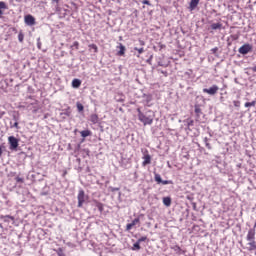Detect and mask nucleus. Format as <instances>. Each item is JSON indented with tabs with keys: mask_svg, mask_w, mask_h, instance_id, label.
Here are the masks:
<instances>
[{
	"mask_svg": "<svg viewBox=\"0 0 256 256\" xmlns=\"http://www.w3.org/2000/svg\"><path fill=\"white\" fill-rule=\"evenodd\" d=\"M143 125H153V119H155V114H153V111L147 110L144 114H140V117L138 118Z\"/></svg>",
	"mask_w": 256,
	"mask_h": 256,
	"instance_id": "nucleus-1",
	"label": "nucleus"
},
{
	"mask_svg": "<svg viewBox=\"0 0 256 256\" xmlns=\"http://www.w3.org/2000/svg\"><path fill=\"white\" fill-rule=\"evenodd\" d=\"M8 144L10 151H17L19 147V139H17L15 136H9Z\"/></svg>",
	"mask_w": 256,
	"mask_h": 256,
	"instance_id": "nucleus-2",
	"label": "nucleus"
},
{
	"mask_svg": "<svg viewBox=\"0 0 256 256\" xmlns=\"http://www.w3.org/2000/svg\"><path fill=\"white\" fill-rule=\"evenodd\" d=\"M251 51H253V46L249 43L242 45L238 49V53H240V55H247V54L251 53Z\"/></svg>",
	"mask_w": 256,
	"mask_h": 256,
	"instance_id": "nucleus-3",
	"label": "nucleus"
},
{
	"mask_svg": "<svg viewBox=\"0 0 256 256\" xmlns=\"http://www.w3.org/2000/svg\"><path fill=\"white\" fill-rule=\"evenodd\" d=\"M78 207L81 208L83 207V203H85V200L87 199V196H85V190L80 189L78 192Z\"/></svg>",
	"mask_w": 256,
	"mask_h": 256,
	"instance_id": "nucleus-4",
	"label": "nucleus"
},
{
	"mask_svg": "<svg viewBox=\"0 0 256 256\" xmlns=\"http://www.w3.org/2000/svg\"><path fill=\"white\" fill-rule=\"evenodd\" d=\"M219 91V86L213 85L210 88H204L203 93H207L208 95H217V92Z\"/></svg>",
	"mask_w": 256,
	"mask_h": 256,
	"instance_id": "nucleus-5",
	"label": "nucleus"
},
{
	"mask_svg": "<svg viewBox=\"0 0 256 256\" xmlns=\"http://www.w3.org/2000/svg\"><path fill=\"white\" fill-rule=\"evenodd\" d=\"M24 21L29 27H33V25H35V17L31 14L26 15L24 17Z\"/></svg>",
	"mask_w": 256,
	"mask_h": 256,
	"instance_id": "nucleus-6",
	"label": "nucleus"
},
{
	"mask_svg": "<svg viewBox=\"0 0 256 256\" xmlns=\"http://www.w3.org/2000/svg\"><path fill=\"white\" fill-rule=\"evenodd\" d=\"M246 239L247 241H255V228H252L248 231Z\"/></svg>",
	"mask_w": 256,
	"mask_h": 256,
	"instance_id": "nucleus-7",
	"label": "nucleus"
},
{
	"mask_svg": "<svg viewBox=\"0 0 256 256\" xmlns=\"http://www.w3.org/2000/svg\"><path fill=\"white\" fill-rule=\"evenodd\" d=\"M137 223H139V218H135L131 223L127 224L126 231H131V229H133Z\"/></svg>",
	"mask_w": 256,
	"mask_h": 256,
	"instance_id": "nucleus-8",
	"label": "nucleus"
},
{
	"mask_svg": "<svg viewBox=\"0 0 256 256\" xmlns=\"http://www.w3.org/2000/svg\"><path fill=\"white\" fill-rule=\"evenodd\" d=\"M197 5H199V0H191L189 4L190 11H195V9H197Z\"/></svg>",
	"mask_w": 256,
	"mask_h": 256,
	"instance_id": "nucleus-9",
	"label": "nucleus"
},
{
	"mask_svg": "<svg viewBox=\"0 0 256 256\" xmlns=\"http://www.w3.org/2000/svg\"><path fill=\"white\" fill-rule=\"evenodd\" d=\"M118 49L120 50L118 51L117 55L119 57H123V55H125V51H127V48H125V46L120 43Z\"/></svg>",
	"mask_w": 256,
	"mask_h": 256,
	"instance_id": "nucleus-10",
	"label": "nucleus"
},
{
	"mask_svg": "<svg viewBox=\"0 0 256 256\" xmlns=\"http://www.w3.org/2000/svg\"><path fill=\"white\" fill-rule=\"evenodd\" d=\"M72 87H73V89H79L81 87V80L77 79V78L73 79Z\"/></svg>",
	"mask_w": 256,
	"mask_h": 256,
	"instance_id": "nucleus-11",
	"label": "nucleus"
},
{
	"mask_svg": "<svg viewBox=\"0 0 256 256\" xmlns=\"http://www.w3.org/2000/svg\"><path fill=\"white\" fill-rule=\"evenodd\" d=\"M90 121L93 125H97V123H99V116L97 114H92L90 116Z\"/></svg>",
	"mask_w": 256,
	"mask_h": 256,
	"instance_id": "nucleus-12",
	"label": "nucleus"
},
{
	"mask_svg": "<svg viewBox=\"0 0 256 256\" xmlns=\"http://www.w3.org/2000/svg\"><path fill=\"white\" fill-rule=\"evenodd\" d=\"M64 112H61L60 115L65 119L66 117H71V108H67L66 110H63Z\"/></svg>",
	"mask_w": 256,
	"mask_h": 256,
	"instance_id": "nucleus-13",
	"label": "nucleus"
},
{
	"mask_svg": "<svg viewBox=\"0 0 256 256\" xmlns=\"http://www.w3.org/2000/svg\"><path fill=\"white\" fill-rule=\"evenodd\" d=\"M163 205H165V207H171V197L167 196L163 198Z\"/></svg>",
	"mask_w": 256,
	"mask_h": 256,
	"instance_id": "nucleus-14",
	"label": "nucleus"
},
{
	"mask_svg": "<svg viewBox=\"0 0 256 256\" xmlns=\"http://www.w3.org/2000/svg\"><path fill=\"white\" fill-rule=\"evenodd\" d=\"M222 27H223V24H221V23H213L210 25V28L213 31H217V29H221Z\"/></svg>",
	"mask_w": 256,
	"mask_h": 256,
	"instance_id": "nucleus-15",
	"label": "nucleus"
},
{
	"mask_svg": "<svg viewBox=\"0 0 256 256\" xmlns=\"http://www.w3.org/2000/svg\"><path fill=\"white\" fill-rule=\"evenodd\" d=\"M149 164H151V155L147 154L144 156V161H143L142 165L145 166V165H149Z\"/></svg>",
	"mask_w": 256,
	"mask_h": 256,
	"instance_id": "nucleus-16",
	"label": "nucleus"
},
{
	"mask_svg": "<svg viewBox=\"0 0 256 256\" xmlns=\"http://www.w3.org/2000/svg\"><path fill=\"white\" fill-rule=\"evenodd\" d=\"M248 245H249L248 251H255V249H256V242H255V240L249 241Z\"/></svg>",
	"mask_w": 256,
	"mask_h": 256,
	"instance_id": "nucleus-17",
	"label": "nucleus"
},
{
	"mask_svg": "<svg viewBox=\"0 0 256 256\" xmlns=\"http://www.w3.org/2000/svg\"><path fill=\"white\" fill-rule=\"evenodd\" d=\"M81 137L85 139V137H91V130H84L80 132Z\"/></svg>",
	"mask_w": 256,
	"mask_h": 256,
	"instance_id": "nucleus-18",
	"label": "nucleus"
},
{
	"mask_svg": "<svg viewBox=\"0 0 256 256\" xmlns=\"http://www.w3.org/2000/svg\"><path fill=\"white\" fill-rule=\"evenodd\" d=\"M154 180L156 181V183H158V185H161V183H163V179H161V175L155 173L154 174Z\"/></svg>",
	"mask_w": 256,
	"mask_h": 256,
	"instance_id": "nucleus-19",
	"label": "nucleus"
},
{
	"mask_svg": "<svg viewBox=\"0 0 256 256\" xmlns=\"http://www.w3.org/2000/svg\"><path fill=\"white\" fill-rule=\"evenodd\" d=\"M140 249L141 243L137 240V242L133 244L132 251H139Z\"/></svg>",
	"mask_w": 256,
	"mask_h": 256,
	"instance_id": "nucleus-20",
	"label": "nucleus"
},
{
	"mask_svg": "<svg viewBox=\"0 0 256 256\" xmlns=\"http://www.w3.org/2000/svg\"><path fill=\"white\" fill-rule=\"evenodd\" d=\"M24 39H25V34H23V30H20L18 34L19 43H23Z\"/></svg>",
	"mask_w": 256,
	"mask_h": 256,
	"instance_id": "nucleus-21",
	"label": "nucleus"
},
{
	"mask_svg": "<svg viewBox=\"0 0 256 256\" xmlns=\"http://www.w3.org/2000/svg\"><path fill=\"white\" fill-rule=\"evenodd\" d=\"M76 107H77L79 113L83 112L84 109H85V107L83 106V104H81L80 102H77V103H76Z\"/></svg>",
	"mask_w": 256,
	"mask_h": 256,
	"instance_id": "nucleus-22",
	"label": "nucleus"
},
{
	"mask_svg": "<svg viewBox=\"0 0 256 256\" xmlns=\"http://www.w3.org/2000/svg\"><path fill=\"white\" fill-rule=\"evenodd\" d=\"M255 105H256V101L253 100L252 102H246V103L244 104V107H247V108H249V107H255Z\"/></svg>",
	"mask_w": 256,
	"mask_h": 256,
	"instance_id": "nucleus-23",
	"label": "nucleus"
},
{
	"mask_svg": "<svg viewBox=\"0 0 256 256\" xmlns=\"http://www.w3.org/2000/svg\"><path fill=\"white\" fill-rule=\"evenodd\" d=\"M160 184H162V185H173V180H162V182H160Z\"/></svg>",
	"mask_w": 256,
	"mask_h": 256,
	"instance_id": "nucleus-24",
	"label": "nucleus"
},
{
	"mask_svg": "<svg viewBox=\"0 0 256 256\" xmlns=\"http://www.w3.org/2000/svg\"><path fill=\"white\" fill-rule=\"evenodd\" d=\"M56 253H57L58 256H67V255H65V253L63 252V248H58V249L56 250Z\"/></svg>",
	"mask_w": 256,
	"mask_h": 256,
	"instance_id": "nucleus-25",
	"label": "nucleus"
},
{
	"mask_svg": "<svg viewBox=\"0 0 256 256\" xmlns=\"http://www.w3.org/2000/svg\"><path fill=\"white\" fill-rule=\"evenodd\" d=\"M134 51H137L138 55H142V53H145V49L144 48H137V47H135Z\"/></svg>",
	"mask_w": 256,
	"mask_h": 256,
	"instance_id": "nucleus-26",
	"label": "nucleus"
},
{
	"mask_svg": "<svg viewBox=\"0 0 256 256\" xmlns=\"http://www.w3.org/2000/svg\"><path fill=\"white\" fill-rule=\"evenodd\" d=\"M89 47L90 49H93L94 53H97V51H99V48L95 44H90Z\"/></svg>",
	"mask_w": 256,
	"mask_h": 256,
	"instance_id": "nucleus-27",
	"label": "nucleus"
},
{
	"mask_svg": "<svg viewBox=\"0 0 256 256\" xmlns=\"http://www.w3.org/2000/svg\"><path fill=\"white\" fill-rule=\"evenodd\" d=\"M194 111H195L197 117H200V115H201V109L199 108V106L195 105V110H194Z\"/></svg>",
	"mask_w": 256,
	"mask_h": 256,
	"instance_id": "nucleus-28",
	"label": "nucleus"
},
{
	"mask_svg": "<svg viewBox=\"0 0 256 256\" xmlns=\"http://www.w3.org/2000/svg\"><path fill=\"white\" fill-rule=\"evenodd\" d=\"M186 123H187V129H189L190 127H193L195 122L193 120H186Z\"/></svg>",
	"mask_w": 256,
	"mask_h": 256,
	"instance_id": "nucleus-29",
	"label": "nucleus"
},
{
	"mask_svg": "<svg viewBox=\"0 0 256 256\" xmlns=\"http://www.w3.org/2000/svg\"><path fill=\"white\" fill-rule=\"evenodd\" d=\"M10 127H11V129H13V128L19 129V122H14V124H12V123L10 122Z\"/></svg>",
	"mask_w": 256,
	"mask_h": 256,
	"instance_id": "nucleus-30",
	"label": "nucleus"
},
{
	"mask_svg": "<svg viewBox=\"0 0 256 256\" xmlns=\"http://www.w3.org/2000/svg\"><path fill=\"white\" fill-rule=\"evenodd\" d=\"M15 181H16L17 183H25V179H24V178H21V177H19V176H17V177L15 178Z\"/></svg>",
	"mask_w": 256,
	"mask_h": 256,
	"instance_id": "nucleus-31",
	"label": "nucleus"
},
{
	"mask_svg": "<svg viewBox=\"0 0 256 256\" xmlns=\"http://www.w3.org/2000/svg\"><path fill=\"white\" fill-rule=\"evenodd\" d=\"M0 9H7V4L3 1L0 2Z\"/></svg>",
	"mask_w": 256,
	"mask_h": 256,
	"instance_id": "nucleus-32",
	"label": "nucleus"
},
{
	"mask_svg": "<svg viewBox=\"0 0 256 256\" xmlns=\"http://www.w3.org/2000/svg\"><path fill=\"white\" fill-rule=\"evenodd\" d=\"M233 105H234V107H241V102L238 101V100H235V101L233 102Z\"/></svg>",
	"mask_w": 256,
	"mask_h": 256,
	"instance_id": "nucleus-33",
	"label": "nucleus"
},
{
	"mask_svg": "<svg viewBox=\"0 0 256 256\" xmlns=\"http://www.w3.org/2000/svg\"><path fill=\"white\" fill-rule=\"evenodd\" d=\"M109 189L112 193H115V191H119L120 188L110 186Z\"/></svg>",
	"mask_w": 256,
	"mask_h": 256,
	"instance_id": "nucleus-34",
	"label": "nucleus"
},
{
	"mask_svg": "<svg viewBox=\"0 0 256 256\" xmlns=\"http://www.w3.org/2000/svg\"><path fill=\"white\" fill-rule=\"evenodd\" d=\"M137 113H138V119L141 117V115H145V113L141 111V108H137Z\"/></svg>",
	"mask_w": 256,
	"mask_h": 256,
	"instance_id": "nucleus-35",
	"label": "nucleus"
},
{
	"mask_svg": "<svg viewBox=\"0 0 256 256\" xmlns=\"http://www.w3.org/2000/svg\"><path fill=\"white\" fill-rule=\"evenodd\" d=\"M173 250L176 252V253H180V251H181V247H179V246H174L173 247Z\"/></svg>",
	"mask_w": 256,
	"mask_h": 256,
	"instance_id": "nucleus-36",
	"label": "nucleus"
},
{
	"mask_svg": "<svg viewBox=\"0 0 256 256\" xmlns=\"http://www.w3.org/2000/svg\"><path fill=\"white\" fill-rule=\"evenodd\" d=\"M146 239H147V236H142L137 241L140 242V243H143Z\"/></svg>",
	"mask_w": 256,
	"mask_h": 256,
	"instance_id": "nucleus-37",
	"label": "nucleus"
},
{
	"mask_svg": "<svg viewBox=\"0 0 256 256\" xmlns=\"http://www.w3.org/2000/svg\"><path fill=\"white\" fill-rule=\"evenodd\" d=\"M13 121L18 122L19 121V115L13 114Z\"/></svg>",
	"mask_w": 256,
	"mask_h": 256,
	"instance_id": "nucleus-38",
	"label": "nucleus"
},
{
	"mask_svg": "<svg viewBox=\"0 0 256 256\" xmlns=\"http://www.w3.org/2000/svg\"><path fill=\"white\" fill-rule=\"evenodd\" d=\"M97 208L99 209L100 212H102L103 211V204L98 203Z\"/></svg>",
	"mask_w": 256,
	"mask_h": 256,
	"instance_id": "nucleus-39",
	"label": "nucleus"
},
{
	"mask_svg": "<svg viewBox=\"0 0 256 256\" xmlns=\"http://www.w3.org/2000/svg\"><path fill=\"white\" fill-rule=\"evenodd\" d=\"M142 3H143V5L151 6V2L149 0H143Z\"/></svg>",
	"mask_w": 256,
	"mask_h": 256,
	"instance_id": "nucleus-40",
	"label": "nucleus"
},
{
	"mask_svg": "<svg viewBox=\"0 0 256 256\" xmlns=\"http://www.w3.org/2000/svg\"><path fill=\"white\" fill-rule=\"evenodd\" d=\"M72 47H75V49H79V42L75 41Z\"/></svg>",
	"mask_w": 256,
	"mask_h": 256,
	"instance_id": "nucleus-41",
	"label": "nucleus"
},
{
	"mask_svg": "<svg viewBox=\"0 0 256 256\" xmlns=\"http://www.w3.org/2000/svg\"><path fill=\"white\" fill-rule=\"evenodd\" d=\"M4 219H11V221L15 220V218L13 216H10V215L4 216Z\"/></svg>",
	"mask_w": 256,
	"mask_h": 256,
	"instance_id": "nucleus-42",
	"label": "nucleus"
},
{
	"mask_svg": "<svg viewBox=\"0 0 256 256\" xmlns=\"http://www.w3.org/2000/svg\"><path fill=\"white\" fill-rule=\"evenodd\" d=\"M212 53L215 55L219 51V48L215 47L211 49Z\"/></svg>",
	"mask_w": 256,
	"mask_h": 256,
	"instance_id": "nucleus-43",
	"label": "nucleus"
},
{
	"mask_svg": "<svg viewBox=\"0 0 256 256\" xmlns=\"http://www.w3.org/2000/svg\"><path fill=\"white\" fill-rule=\"evenodd\" d=\"M205 146L207 147V149H211V144H209V142H206Z\"/></svg>",
	"mask_w": 256,
	"mask_h": 256,
	"instance_id": "nucleus-44",
	"label": "nucleus"
},
{
	"mask_svg": "<svg viewBox=\"0 0 256 256\" xmlns=\"http://www.w3.org/2000/svg\"><path fill=\"white\" fill-rule=\"evenodd\" d=\"M52 3H56L57 5H59V0H52Z\"/></svg>",
	"mask_w": 256,
	"mask_h": 256,
	"instance_id": "nucleus-45",
	"label": "nucleus"
},
{
	"mask_svg": "<svg viewBox=\"0 0 256 256\" xmlns=\"http://www.w3.org/2000/svg\"><path fill=\"white\" fill-rule=\"evenodd\" d=\"M3 155V148L0 146V157Z\"/></svg>",
	"mask_w": 256,
	"mask_h": 256,
	"instance_id": "nucleus-46",
	"label": "nucleus"
},
{
	"mask_svg": "<svg viewBox=\"0 0 256 256\" xmlns=\"http://www.w3.org/2000/svg\"><path fill=\"white\" fill-rule=\"evenodd\" d=\"M208 141H209V139H207V137H205V138H204V143H205V144H206V143H209Z\"/></svg>",
	"mask_w": 256,
	"mask_h": 256,
	"instance_id": "nucleus-47",
	"label": "nucleus"
},
{
	"mask_svg": "<svg viewBox=\"0 0 256 256\" xmlns=\"http://www.w3.org/2000/svg\"><path fill=\"white\" fill-rule=\"evenodd\" d=\"M140 45H145V41L140 40Z\"/></svg>",
	"mask_w": 256,
	"mask_h": 256,
	"instance_id": "nucleus-48",
	"label": "nucleus"
},
{
	"mask_svg": "<svg viewBox=\"0 0 256 256\" xmlns=\"http://www.w3.org/2000/svg\"><path fill=\"white\" fill-rule=\"evenodd\" d=\"M37 45H38V49H41V42H38Z\"/></svg>",
	"mask_w": 256,
	"mask_h": 256,
	"instance_id": "nucleus-49",
	"label": "nucleus"
},
{
	"mask_svg": "<svg viewBox=\"0 0 256 256\" xmlns=\"http://www.w3.org/2000/svg\"><path fill=\"white\" fill-rule=\"evenodd\" d=\"M152 57H153V56H151V57L147 60V63H151Z\"/></svg>",
	"mask_w": 256,
	"mask_h": 256,
	"instance_id": "nucleus-50",
	"label": "nucleus"
},
{
	"mask_svg": "<svg viewBox=\"0 0 256 256\" xmlns=\"http://www.w3.org/2000/svg\"><path fill=\"white\" fill-rule=\"evenodd\" d=\"M2 15H3V10L0 9V19Z\"/></svg>",
	"mask_w": 256,
	"mask_h": 256,
	"instance_id": "nucleus-51",
	"label": "nucleus"
},
{
	"mask_svg": "<svg viewBox=\"0 0 256 256\" xmlns=\"http://www.w3.org/2000/svg\"><path fill=\"white\" fill-rule=\"evenodd\" d=\"M56 11H59V4L56 5Z\"/></svg>",
	"mask_w": 256,
	"mask_h": 256,
	"instance_id": "nucleus-52",
	"label": "nucleus"
},
{
	"mask_svg": "<svg viewBox=\"0 0 256 256\" xmlns=\"http://www.w3.org/2000/svg\"><path fill=\"white\" fill-rule=\"evenodd\" d=\"M120 101H123V99H120Z\"/></svg>",
	"mask_w": 256,
	"mask_h": 256,
	"instance_id": "nucleus-53",
	"label": "nucleus"
}]
</instances>
